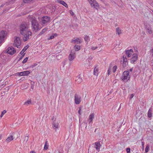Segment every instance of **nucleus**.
<instances>
[{"label":"nucleus","instance_id":"nucleus-1","mask_svg":"<svg viewBox=\"0 0 153 153\" xmlns=\"http://www.w3.org/2000/svg\"><path fill=\"white\" fill-rule=\"evenodd\" d=\"M30 24L28 22H22L19 25V29L20 33L23 36L24 41H27L30 36L32 35V32L29 29Z\"/></svg>","mask_w":153,"mask_h":153},{"label":"nucleus","instance_id":"nucleus-2","mask_svg":"<svg viewBox=\"0 0 153 153\" xmlns=\"http://www.w3.org/2000/svg\"><path fill=\"white\" fill-rule=\"evenodd\" d=\"M30 21L31 22L32 29L33 31L36 32L41 29L39 24L35 18H32Z\"/></svg>","mask_w":153,"mask_h":153},{"label":"nucleus","instance_id":"nucleus-3","mask_svg":"<svg viewBox=\"0 0 153 153\" xmlns=\"http://www.w3.org/2000/svg\"><path fill=\"white\" fill-rule=\"evenodd\" d=\"M123 80H128L130 79V75H129V72L128 71H125L123 74Z\"/></svg>","mask_w":153,"mask_h":153},{"label":"nucleus","instance_id":"nucleus-4","mask_svg":"<svg viewBox=\"0 0 153 153\" xmlns=\"http://www.w3.org/2000/svg\"><path fill=\"white\" fill-rule=\"evenodd\" d=\"M88 1L91 7H94L97 9L99 8V6L95 0H88Z\"/></svg>","mask_w":153,"mask_h":153},{"label":"nucleus","instance_id":"nucleus-5","mask_svg":"<svg viewBox=\"0 0 153 153\" xmlns=\"http://www.w3.org/2000/svg\"><path fill=\"white\" fill-rule=\"evenodd\" d=\"M21 43L20 38L19 37L16 36L13 44L14 46L18 48V46L21 45Z\"/></svg>","mask_w":153,"mask_h":153},{"label":"nucleus","instance_id":"nucleus-6","mask_svg":"<svg viewBox=\"0 0 153 153\" xmlns=\"http://www.w3.org/2000/svg\"><path fill=\"white\" fill-rule=\"evenodd\" d=\"M144 16L145 18L148 19H150L151 18H152L153 16V14L150 11L147 10L145 13H144Z\"/></svg>","mask_w":153,"mask_h":153},{"label":"nucleus","instance_id":"nucleus-7","mask_svg":"<svg viewBox=\"0 0 153 153\" xmlns=\"http://www.w3.org/2000/svg\"><path fill=\"white\" fill-rule=\"evenodd\" d=\"M30 73L29 71H26L20 72H18L16 74L19 76H25L28 75Z\"/></svg>","mask_w":153,"mask_h":153},{"label":"nucleus","instance_id":"nucleus-8","mask_svg":"<svg viewBox=\"0 0 153 153\" xmlns=\"http://www.w3.org/2000/svg\"><path fill=\"white\" fill-rule=\"evenodd\" d=\"M15 49L12 47H9L7 49V53L11 55H12L16 53Z\"/></svg>","mask_w":153,"mask_h":153},{"label":"nucleus","instance_id":"nucleus-9","mask_svg":"<svg viewBox=\"0 0 153 153\" xmlns=\"http://www.w3.org/2000/svg\"><path fill=\"white\" fill-rule=\"evenodd\" d=\"M6 31H1L0 32V44L4 40V39L6 35Z\"/></svg>","mask_w":153,"mask_h":153},{"label":"nucleus","instance_id":"nucleus-10","mask_svg":"<svg viewBox=\"0 0 153 153\" xmlns=\"http://www.w3.org/2000/svg\"><path fill=\"white\" fill-rule=\"evenodd\" d=\"M75 53L74 50H72L69 56L68 59L70 61L73 60L75 58V56L74 55L75 54Z\"/></svg>","mask_w":153,"mask_h":153},{"label":"nucleus","instance_id":"nucleus-11","mask_svg":"<svg viewBox=\"0 0 153 153\" xmlns=\"http://www.w3.org/2000/svg\"><path fill=\"white\" fill-rule=\"evenodd\" d=\"M50 18L49 17L45 16L42 18V22L44 24H46L49 21Z\"/></svg>","mask_w":153,"mask_h":153},{"label":"nucleus","instance_id":"nucleus-12","mask_svg":"<svg viewBox=\"0 0 153 153\" xmlns=\"http://www.w3.org/2000/svg\"><path fill=\"white\" fill-rule=\"evenodd\" d=\"M137 54L135 53L133 55V56L131 59V62L132 63H134L137 59Z\"/></svg>","mask_w":153,"mask_h":153},{"label":"nucleus","instance_id":"nucleus-13","mask_svg":"<svg viewBox=\"0 0 153 153\" xmlns=\"http://www.w3.org/2000/svg\"><path fill=\"white\" fill-rule=\"evenodd\" d=\"M81 102L80 98L77 94H76L75 97V102L76 104H79Z\"/></svg>","mask_w":153,"mask_h":153},{"label":"nucleus","instance_id":"nucleus-14","mask_svg":"<svg viewBox=\"0 0 153 153\" xmlns=\"http://www.w3.org/2000/svg\"><path fill=\"white\" fill-rule=\"evenodd\" d=\"M94 144L95 148L98 150V152H99L100 151V148L101 146L100 142H95Z\"/></svg>","mask_w":153,"mask_h":153},{"label":"nucleus","instance_id":"nucleus-15","mask_svg":"<svg viewBox=\"0 0 153 153\" xmlns=\"http://www.w3.org/2000/svg\"><path fill=\"white\" fill-rule=\"evenodd\" d=\"M76 82L78 83H79L82 81V78L81 77L80 74L76 78Z\"/></svg>","mask_w":153,"mask_h":153},{"label":"nucleus","instance_id":"nucleus-16","mask_svg":"<svg viewBox=\"0 0 153 153\" xmlns=\"http://www.w3.org/2000/svg\"><path fill=\"white\" fill-rule=\"evenodd\" d=\"M94 113H92L91 114L89 117V118L88 121H89V123L91 122L93 120V118H94Z\"/></svg>","mask_w":153,"mask_h":153},{"label":"nucleus","instance_id":"nucleus-17","mask_svg":"<svg viewBox=\"0 0 153 153\" xmlns=\"http://www.w3.org/2000/svg\"><path fill=\"white\" fill-rule=\"evenodd\" d=\"M57 2L66 7H68V4L65 1L62 0H58Z\"/></svg>","mask_w":153,"mask_h":153},{"label":"nucleus","instance_id":"nucleus-18","mask_svg":"<svg viewBox=\"0 0 153 153\" xmlns=\"http://www.w3.org/2000/svg\"><path fill=\"white\" fill-rule=\"evenodd\" d=\"M29 47V46L28 45L26 46L22 50V51L20 52L19 54L21 55H22L24 54L23 53L24 52L27 50V49Z\"/></svg>","mask_w":153,"mask_h":153},{"label":"nucleus","instance_id":"nucleus-19","mask_svg":"<svg viewBox=\"0 0 153 153\" xmlns=\"http://www.w3.org/2000/svg\"><path fill=\"white\" fill-rule=\"evenodd\" d=\"M80 40L78 39H73L72 40L71 42L74 43H75L78 44H80Z\"/></svg>","mask_w":153,"mask_h":153},{"label":"nucleus","instance_id":"nucleus-20","mask_svg":"<svg viewBox=\"0 0 153 153\" xmlns=\"http://www.w3.org/2000/svg\"><path fill=\"white\" fill-rule=\"evenodd\" d=\"M13 136L12 135L10 136V137H8L6 140V142L8 143L13 140Z\"/></svg>","mask_w":153,"mask_h":153},{"label":"nucleus","instance_id":"nucleus-21","mask_svg":"<svg viewBox=\"0 0 153 153\" xmlns=\"http://www.w3.org/2000/svg\"><path fill=\"white\" fill-rule=\"evenodd\" d=\"M74 48L76 51H77L80 49V46L78 45H75L74 47Z\"/></svg>","mask_w":153,"mask_h":153},{"label":"nucleus","instance_id":"nucleus-22","mask_svg":"<svg viewBox=\"0 0 153 153\" xmlns=\"http://www.w3.org/2000/svg\"><path fill=\"white\" fill-rule=\"evenodd\" d=\"M48 141L47 140H46L44 148V150H47L48 149Z\"/></svg>","mask_w":153,"mask_h":153},{"label":"nucleus","instance_id":"nucleus-23","mask_svg":"<svg viewBox=\"0 0 153 153\" xmlns=\"http://www.w3.org/2000/svg\"><path fill=\"white\" fill-rule=\"evenodd\" d=\"M125 53L127 55V56L128 57H130L132 54L131 53L129 52L128 50H126Z\"/></svg>","mask_w":153,"mask_h":153},{"label":"nucleus","instance_id":"nucleus-24","mask_svg":"<svg viewBox=\"0 0 153 153\" xmlns=\"http://www.w3.org/2000/svg\"><path fill=\"white\" fill-rule=\"evenodd\" d=\"M98 69L96 67H95L94 71V74L95 75H98Z\"/></svg>","mask_w":153,"mask_h":153},{"label":"nucleus","instance_id":"nucleus-25","mask_svg":"<svg viewBox=\"0 0 153 153\" xmlns=\"http://www.w3.org/2000/svg\"><path fill=\"white\" fill-rule=\"evenodd\" d=\"M152 111L151 110V109L150 108V109H149V110L148 112V114H147L148 116V117H149V118L151 117L152 116Z\"/></svg>","mask_w":153,"mask_h":153},{"label":"nucleus","instance_id":"nucleus-26","mask_svg":"<svg viewBox=\"0 0 153 153\" xmlns=\"http://www.w3.org/2000/svg\"><path fill=\"white\" fill-rule=\"evenodd\" d=\"M48 28H45L44 29H43L42 31L40 32L39 33V35H42L43 33H44L47 30Z\"/></svg>","mask_w":153,"mask_h":153},{"label":"nucleus","instance_id":"nucleus-27","mask_svg":"<svg viewBox=\"0 0 153 153\" xmlns=\"http://www.w3.org/2000/svg\"><path fill=\"white\" fill-rule=\"evenodd\" d=\"M31 103L32 102L31 100H27V101L25 102L24 105H29L31 104Z\"/></svg>","mask_w":153,"mask_h":153},{"label":"nucleus","instance_id":"nucleus-28","mask_svg":"<svg viewBox=\"0 0 153 153\" xmlns=\"http://www.w3.org/2000/svg\"><path fill=\"white\" fill-rule=\"evenodd\" d=\"M57 36V34L56 33H55L54 35L51 36L49 37L48 38V39L49 40L51 39H52L54 38L55 36Z\"/></svg>","mask_w":153,"mask_h":153},{"label":"nucleus","instance_id":"nucleus-29","mask_svg":"<svg viewBox=\"0 0 153 153\" xmlns=\"http://www.w3.org/2000/svg\"><path fill=\"white\" fill-rule=\"evenodd\" d=\"M116 33L119 35L121 33V31L119 27H117L116 29Z\"/></svg>","mask_w":153,"mask_h":153},{"label":"nucleus","instance_id":"nucleus-30","mask_svg":"<svg viewBox=\"0 0 153 153\" xmlns=\"http://www.w3.org/2000/svg\"><path fill=\"white\" fill-rule=\"evenodd\" d=\"M84 36V39L85 41L87 42H88L90 40L89 36L87 35H85Z\"/></svg>","mask_w":153,"mask_h":153},{"label":"nucleus","instance_id":"nucleus-31","mask_svg":"<svg viewBox=\"0 0 153 153\" xmlns=\"http://www.w3.org/2000/svg\"><path fill=\"white\" fill-rule=\"evenodd\" d=\"M33 0H23V2L25 3H29Z\"/></svg>","mask_w":153,"mask_h":153},{"label":"nucleus","instance_id":"nucleus-32","mask_svg":"<svg viewBox=\"0 0 153 153\" xmlns=\"http://www.w3.org/2000/svg\"><path fill=\"white\" fill-rule=\"evenodd\" d=\"M123 63H126L127 61V58L126 57H125L124 56H123Z\"/></svg>","mask_w":153,"mask_h":153},{"label":"nucleus","instance_id":"nucleus-33","mask_svg":"<svg viewBox=\"0 0 153 153\" xmlns=\"http://www.w3.org/2000/svg\"><path fill=\"white\" fill-rule=\"evenodd\" d=\"M117 69V66L116 65L114 66L112 68V71L113 73H115Z\"/></svg>","mask_w":153,"mask_h":153},{"label":"nucleus","instance_id":"nucleus-34","mask_svg":"<svg viewBox=\"0 0 153 153\" xmlns=\"http://www.w3.org/2000/svg\"><path fill=\"white\" fill-rule=\"evenodd\" d=\"M52 124L53 125V128H58V125L57 123H55L54 122L52 123Z\"/></svg>","mask_w":153,"mask_h":153},{"label":"nucleus","instance_id":"nucleus-35","mask_svg":"<svg viewBox=\"0 0 153 153\" xmlns=\"http://www.w3.org/2000/svg\"><path fill=\"white\" fill-rule=\"evenodd\" d=\"M149 145H147V146H146V147L145 150L146 152H146H148L149 151Z\"/></svg>","mask_w":153,"mask_h":153},{"label":"nucleus","instance_id":"nucleus-36","mask_svg":"<svg viewBox=\"0 0 153 153\" xmlns=\"http://www.w3.org/2000/svg\"><path fill=\"white\" fill-rule=\"evenodd\" d=\"M28 140V136H25V137L24 139L23 142L26 143L27 142Z\"/></svg>","mask_w":153,"mask_h":153},{"label":"nucleus","instance_id":"nucleus-37","mask_svg":"<svg viewBox=\"0 0 153 153\" xmlns=\"http://www.w3.org/2000/svg\"><path fill=\"white\" fill-rule=\"evenodd\" d=\"M6 112V111L5 110L3 111L1 113V114L0 116V117H2L3 115Z\"/></svg>","mask_w":153,"mask_h":153},{"label":"nucleus","instance_id":"nucleus-38","mask_svg":"<svg viewBox=\"0 0 153 153\" xmlns=\"http://www.w3.org/2000/svg\"><path fill=\"white\" fill-rule=\"evenodd\" d=\"M147 29V31L149 34L152 33V31L149 27Z\"/></svg>","mask_w":153,"mask_h":153},{"label":"nucleus","instance_id":"nucleus-39","mask_svg":"<svg viewBox=\"0 0 153 153\" xmlns=\"http://www.w3.org/2000/svg\"><path fill=\"white\" fill-rule=\"evenodd\" d=\"M28 59V57L25 58L22 61L23 63H25L26 62H27V60Z\"/></svg>","mask_w":153,"mask_h":153},{"label":"nucleus","instance_id":"nucleus-40","mask_svg":"<svg viewBox=\"0 0 153 153\" xmlns=\"http://www.w3.org/2000/svg\"><path fill=\"white\" fill-rule=\"evenodd\" d=\"M25 53L22 54V55L19 58V59L18 60V61H20L24 57L25 55Z\"/></svg>","mask_w":153,"mask_h":153},{"label":"nucleus","instance_id":"nucleus-41","mask_svg":"<svg viewBox=\"0 0 153 153\" xmlns=\"http://www.w3.org/2000/svg\"><path fill=\"white\" fill-rule=\"evenodd\" d=\"M126 152L127 153H130L131 149L130 148H127L126 149Z\"/></svg>","mask_w":153,"mask_h":153},{"label":"nucleus","instance_id":"nucleus-42","mask_svg":"<svg viewBox=\"0 0 153 153\" xmlns=\"http://www.w3.org/2000/svg\"><path fill=\"white\" fill-rule=\"evenodd\" d=\"M97 48V47H92L91 48V49L92 50H95Z\"/></svg>","mask_w":153,"mask_h":153},{"label":"nucleus","instance_id":"nucleus-43","mask_svg":"<svg viewBox=\"0 0 153 153\" xmlns=\"http://www.w3.org/2000/svg\"><path fill=\"white\" fill-rule=\"evenodd\" d=\"M81 110V107H79V110L78 111V113H79V114L80 115H81V112H80V111Z\"/></svg>","mask_w":153,"mask_h":153},{"label":"nucleus","instance_id":"nucleus-44","mask_svg":"<svg viewBox=\"0 0 153 153\" xmlns=\"http://www.w3.org/2000/svg\"><path fill=\"white\" fill-rule=\"evenodd\" d=\"M134 96V95L133 94H131L129 97L130 99H131L132 98H133Z\"/></svg>","mask_w":153,"mask_h":153},{"label":"nucleus","instance_id":"nucleus-45","mask_svg":"<svg viewBox=\"0 0 153 153\" xmlns=\"http://www.w3.org/2000/svg\"><path fill=\"white\" fill-rule=\"evenodd\" d=\"M111 69H108V75H110L111 74Z\"/></svg>","mask_w":153,"mask_h":153},{"label":"nucleus","instance_id":"nucleus-46","mask_svg":"<svg viewBox=\"0 0 153 153\" xmlns=\"http://www.w3.org/2000/svg\"><path fill=\"white\" fill-rule=\"evenodd\" d=\"M112 63H111L109 66V67H108V69H111V68L112 67Z\"/></svg>","mask_w":153,"mask_h":153},{"label":"nucleus","instance_id":"nucleus-47","mask_svg":"<svg viewBox=\"0 0 153 153\" xmlns=\"http://www.w3.org/2000/svg\"><path fill=\"white\" fill-rule=\"evenodd\" d=\"M70 13L71 14V15L72 16H73L74 14V13L73 12V11L72 10H70Z\"/></svg>","mask_w":153,"mask_h":153},{"label":"nucleus","instance_id":"nucleus-48","mask_svg":"<svg viewBox=\"0 0 153 153\" xmlns=\"http://www.w3.org/2000/svg\"><path fill=\"white\" fill-rule=\"evenodd\" d=\"M122 66L123 68H125L126 66V63H123V64L122 65Z\"/></svg>","mask_w":153,"mask_h":153},{"label":"nucleus","instance_id":"nucleus-49","mask_svg":"<svg viewBox=\"0 0 153 153\" xmlns=\"http://www.w3.org/2000/svg\"><path fill=\"white\" fill-rule=\"evenodd\" d=\"M11 2H12V1H11L10 2H6V3L5 4H6L7 5H8L10 4V3Z\"/></svg>","mask_w":153,"mask_h":153},{"label":"nucleus","instance_id":"nucleus-50","mask_svg":"<svg viewBox=\"0 0 153 153\" xmlns=\"http://www.w3.org/2000/svg\"><path fill=\"white\" fill-rule=\"evenodd\" d=\"M141 145H142V147L143 148H144V143L143 142H142Z\"/></svg>","mask_w":153,"mask_h":153},{"label":"nucleus","instance_id":"nucleus-51","mask_svg":"<svg viewBox=\"0 0 153 153\" xmlns=\"http://www.w3.org/2000/svg\"><path fill=\"white\" fill-rule=\"evenodd\" d=\"M55 153H62V152H60L59 150H57V151Z\"/></svg>","mask_w":153,"mask_h":153},{"label":"nucleus","instance_id":"nucleus-52","mask_svg":"<svg viewBox=\"0 0 153 153\" xmlns=\"http://www.w3.org/2000/svg\"><path fill=\"white\" fill-rule=\"evenodd\" d=\"M34 85H33L32 84H31V88L32 89H33V88H34Z\"/></svg>","mask_w":153,"mask_h":153},{"label":"nucleus","instance_id":"nucleus-53","mask_svg":"<svg viewBox=\"0 0 153 153\" xmlns=\"http://www.w3.org/2000/svg\"><path fill=\"white\" fill-rule=\"evenodd\" d=\"M128 51H129V52H130V53H131L132 52H133V50L132 49H131L130 50H128Z\"/></svg>","mask_w":153,"mask_h":153},{"label":"nucleus","instance_id":"nucleus-54","mask_svg":"<svg viewBox=\"0 0 153 153\" xmlns=\"http://www.w3.org/2000/svg\"><path fill=\"white\" fill-rule=\"evenodd\" d=\"M150 52L152 53V56H153V48L151 50Z\"/></svg>","mask_w":153,"mask_h":153},{"label":"nucleus","instance_id":"nucleus-55","mask_svg":"<svg viewBox=\"0 0 153 153\" xmlns=\"http://www.w3.org/2000/svg\"><path fill=\"white\" fill-rule=\"evenodd\" d=\"M30 153H36L34 151H31L30 152Z\"/></svg>","mask_w":153,"mask_h":153},{"label":"nucleus","instance_id":"nucleus-56","mask_svg":"<svg viewBox=\"0 0 153 153\" xmlns=\"http://www.w3.org/2000/svg\"><path fill=\"white\" fill-rule=\"evenodd\" d=\"M132 70H133V68H130V69H129V71H130V72H131L132 71Z\"/></svg>","mask_w":153,"mask_h":153},{"label":"nucleus","instance_id":"nucleus-57","mask_svg":"<svg viewBox=\"0 0 153 153\" xmlns=\"http://www.w3.org/2000/svg\"><path fill=\"white\" fill-rule=\"evenodd\" d=\"M2 136V134L0 135V140H1V139Z\"/></svg>","mask_w":153,"mask_h":153},{"label":"nucleus","instance_id":"nucleus-58","mask_svg":"<svg viewBox=\"0 0 153 153\" xmlns=\"http://www.w3.org/2000/svg\"><path fill=\"white\" fill-rule=\"evenodd\" d=\"M56 120V119L55 118V119H54V117H53L52 118V120H54V121H55Z\"/></svg>","mask_w":153,"mask_h":153},{"label":"nucleus","instance_id":"nucleus-59","mask_svg":"<svg viewBox=\"0 0 153 153\" xmlns=\"http://www.w3.org/2000/svg\"><path fill=\"white\" fill-rule=\"evenodd\" d=\"M4 5V4H2L1 6V7H3Z\"/></svg>","mask_w":153,"mask_h":153},{"label":"nucleus","instance_id":"nucleus-60","mask_svg":"<svg viewBox=\"0 0 153 153\" xmlns=\"http://www.w3.org/2000/svg\"><path fill=\"white\" fill-rule=\"evenodd\" d=\"M88 59H90V60H91V59H92V57H89V58Z\"/></svg>","mask_w":153,"mask_h":153},{"label":"nucleus","instance_id":"nucleus-61","mask_svg":"<svg viewBox=\"0 0 153 153\" xmlns=\"http://www.w3.org/2000/svg\"><path fill=\"white\" fill-rule=\"evenodd\" d=\"M8 10V8H6L5 10H4L3 11V12H4L5 11H6V10Z\"/></svg>","mask_w":153,"mask_h":153},{"label":"nucleus","instance_id":"nucleus-62","mask_svg":"<svg viewBox=\"0 0 153 153\" xmlns=\"http://www.w3.org/2000/svg\"><path fill=\"white\" fill-rule=\"evenodd\" d=\"M121 104H120V105H121ZM120 107H121V106H120V107H119V108L118 109V110L120 109Z\"/></svg>","mask_w":153,"mask_h":153},{"label":"nucleus","instance_id":"nucleus-63","mask_svg":"<svg viewBox=\"0 0 153 153\" xmlns=\"http://www.w3.org/2000/svg\"><path fill=\"white\" fill-rule=\"evenodd\" d=\"M37 65V64H34V65L33 66V67L35 66L36 65Z\"/></svg>","mask_w":153,"mask_h":153},{"label":"nucleus","instance_id":"nucleus-64","mask_svg":"<svg viewBox=\"0 0 153 153\" xmlns=\"http://www.w3.org/2000/svg\"><path fill=\"white\" fill-rule=\"evenodd\" d=\"M70 27H73V25H70Z\"/></svg>","mask_w":153,"mask_h":153}]
</instances>
